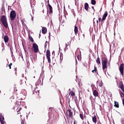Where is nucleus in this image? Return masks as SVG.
Returning a JSON list of instances; mask_svg holds the SVG:
<instances>
[{
  "mask_svg": "<svg viewBox=\"0 0 124 124\" xmlns=\"http://www.w3.org/2000/svg\"><path fill=\"white\" fill-rule=\"evenodd\" d=\"M1 22L4 28L6 29L8 28V23H7V19H6V16H1Z\"/></svg>",
  "mask_w": 124,
  "mask_h": 124,
  "instance_id": "obj_1",
  "label": "nucleus"
},
{
  "mask_svg": "<svg viewBox=\"0 0 124 124\" xmlns=\"http://www.w3.org/2000/svg\"><path fill=\"white\" fill-rule=\"evenodd\" d=\"M108 62V59L104 57L102 58V69L104 70V69H106L107 68V63Z\"/></svg>",
  "mask_w": 124,
  "mask_h": 124,
  "instance_id": "obj_2",
  "label": "nucleus"
},
{
  "mask_svg": "<svg viewBox=\"0 0 124 124\" xmlns=\"http://www.w3.org/2000/svg\"><path fill=\"white\" fill-rule=\"evenodd\" d=\"M66 114L67 115V120L68 121V124H69V118H73V110L69 108L68 110H67Z\"/></svg>",
  "mask_w": 124,
  "mask_h": 124,
  "instance_id": "obj_3",
  "label": "nucleus"
},
{
  "mask_svg": "<svg viewBox=\"0 0 124 124\" xmlns=\"http://www.w3.org/2000/svg\"><path fill=\"white\" fill-rule=\"evenodd\" d=\"M32 49L33 53H37L39 52V48H38V45L35 43L32 44Z\"/></svg>",
  "mask_w": 124,
  "mask_h": 124,
  "instance_id": "obj_4",
  "label": "nucleus"
},
{
  "mask_svg": "<svg viewBox=\"0 0 124 124\" xmlns=\"http://www.w3.org/2000/svg\"><path fill=\"white\" fill-rule=\"evenodd\" d=\"M10 17L11 21H14L16 18V12L14 10L11 11L10 14Z\"/></svg>",
  "mask_w": 124,
  "mask_h": 124,
  "instance_id": "obj_5",
  "label": "nucleus"
},
{
  "mask_svg": "<svg viewBox=\"0 0 124 124\" xmlns=\"http://www.w3.org/2000/svg\"><path fill=\"white\" fill-rule=\"evenodd\" d=\"M46 59L47 60V62L48 63H50L51 62V58L50 57H51V52H50V51L49 50H47L46 53Z\"/></svg>",
  "mask_w": 124,
  "mask_h": 124,
  "instance_id": "obj_6",
  "label": "nucleus"
},
{
  "mask_svg": "<svg viewBox=\"0 0 124 124\" xmlns=\"http://www.w3.org/2000/svg\"><path fill=\"white\" fill-rule=\"evenodd\" d=\"M124 64L122 63L120 65L119 71L122 76H123L124 75Z\"/></svg>",
  "mask_w": 124,
  "mask_h": 124,
  "instance_id": "obj_7",
  "label": "nucleus"
},
{
  "mask_svg": "<svg viewBox=\"0 0 124 124\" xmlns=\"http://www.w3.org/2000/svg\"><path fill=\"white\" fill-rule=\"evenodd\" d=\"M119 88L122 90L123 93H124V86L123 81H120L119 82Z\"/></svg>",
  "mask_w": 124,
  "mask_h": 124,
  "instance_id": "obj_8",
  "label": "nucleus"
},
{
  "mask_svg": "<svg viewBox=\"0 0 124 124\" xmlns=\"http://www.w3.org/2000/svg\"><path fill=\"white\" fill-rule=\"evenodd\" d=\"M0 122L2 124H5L4 122V117L2 116V115L0 114Z\"/></svg>",
  "mask_w": 124,
  "mask_h": 124,
  "instance_id": "obj_9",
  "label": "nucleus"
},
{
  "mask_svg": "<svg viewBox=\"0 0 124 124\" xmlns=\"http://www.w3.org/2000/svg\"><path fill=\"white\" fill-rule=\"evenodd\" d=\"M47 6L49 7V13L51 15V14H53V7L50 4H48Z\"/></svg>",
  "mask_w": 124,
  "mask_h": 124,
  "instance_id": "obj_10",
  "label": "nucleus"
},
{
  "mask_svg": "<svg viewBox=\"0 0 124 124\" xmlns=\"http://www.w3.org/2000/svg\"><path fill=\"white\" fill-rule=\"evenodd\" d=\"M108 16V12L107 11H106L103 16V17L102 18V21H104L106 19V17Z\"/></svg>",
  "mask_w": 124,
  "mask_h": 124,
  "instance_id": "obj_11",
  "label": "nucleus"
},
{
  "mask_svg": "<svg viewBox=\"0 0 124 124\" xmlns=\"http://www.w3.org/2000/svg\"><path fill=\"white\" fill-rule=\"evenodd\" d=\"M4 41L5 43H7V42H8L9 41V37H8V36L5 35L3 37Z\"/></svg>",
  "mask_w": 124,
  "mask_h": 124,
  "instance_id": "obj_12",
  "label": "nucleus"
},
{
  "mask_svg": "<svg viewBox=\"0 0 124 124\" xmlns=\"http://www.w3.org/2000/svg\"><path fill=\"white\" fill-rule=\"evenodd\" d=\"M93 95L95 97H97L98 96V92L96 90H94L93 91Z\"/></svg>",
  "mask_w": 124,
  "mask_h": 124,
  "instance_id": "obj_13",
  "label": "nucleus"
},
{
  "mask_svg": "<svg viewBox=\"0 0 124 124\" xmlns=\"http://www.w3.org/2000/svg\"><path fill=\"white\" fill-rule=\"evenodd\" d=\"M39 94V92L38 91H36V90H34L33 92V95L36 96Z\"/></svg>",
  "mask_w": 124,
  "mask_h": 124,
  "instance_id": "obj_14",
  "label": "nucleus"
},
{
  "mask_svg": "<svg viewBox=\"0 0 124 124\" xmlns=\"http://www.w3.org/2000/svg\"><path fill=\"white\" fill-rule=\"evenodd\" d=\"M79 117L82 121H84V118L85 119H86V115L85 114L83 115V113L79 114Z\"/></svg>",
  "mask_w": 124,
  "mask_h": 124,
  "instance_id": "obj_15",
  "label": "nucleus"
},
{
  "mask_svg": "<svg viewBox=\"0 0 124 124\" xmlns=\"http://www.w3.org/2000/svg\"><path fill=\"white\" fill-rule=\"evenodd\" d=\"M42 33L44 34L47 33V28L46 27H43L42 28Z\"/></svg>",
  "mask_w": 124,
  "mask_h": 124,
  "instance_id": "obj_16",
  "label": "nucleus"
},
{
  "mask_svg": "<svg viewBox=\"0 0 124 124\" xmlns=\"http://www.w3.org/2000/svg\"><path fill=\"white\" fill-rule=\"evenodd\" d=\"M74 31L75 35H77L78 34V27L76 26H75Z\"/></svg>",
  "mask_w": 124,
  "mask_h": 124,
  "instance_id": "obj_17",
  "label": "nucleus"
},
{
  "mask_svg": "<svg viewBox=\"0 0 124 124\" xmlns=\"http://www.w3.org/2000/svg\"><path fill=\"white\" fill-rule=\"evenodd\" d=\"M114 107L115 108H119L120 107V106L119 105V102L114 101Z\"/></svg>",
  "mask_w": 124,
  "mask_h": 124,
  "instance_id": "obj_18",
  "label": "nucleus"
},
{
  "mask_svg": "<svg viewBox=\"0 0 124 124\" xmlns=\"http://www.w3.org/2000/svg\"><path fill=\"white\" fill-rule=\"evenodd\" d=\"M96 116L94 115L93 117H92V120L93 123H94L95 124H96Z\"/></svg>",
  "mask_w": 124,
  "mask_h": 124,
  "instance_id": "obj_19",
  "label": "nucleus"
},
{
  "mask_svg": "<svg viewBox=\"0 0 124 124\" xmlns=\"http://www.w3.org/2000/svg\"><path fill=\"white\" fill-rule=\"evenodd\" d=\"M84 8L86 11H88L89 10V4L88 3H85L84 5Z\"/></svg>",
  "mask_w": 124,
  "mask_h": 124,
  "instance_id": "obj_20",
  "label": "nucleus"
},
{
  "mask_svg": "<svg viewBox=\"0 0 124 124\" xmlns=\"http://www.w3.org/2000/svg\"><path fill=\"white\" fill-rule=\"evenodd\" d=\"M29 39L30 41H31L32 43L34 42V40H33V38H32V37L31 36V34L29 35Z\"/></svg>",
  "mask_w": 124,
  "mask_h": 124,
  "instance_id": "obj_21",
  "label": "nucleus"
},
{
  "mask_svg": "<svg viewBox=\"0 0 124 124\" xmlns=\"http://www.w3.org/2000/svg\"><path fill=\"white\" fill-rule=\"evenodd\" d=\"M96 62L98 65L101 64V63L100 62V58H99V57H98V58H97V59L96 60Z\"/></svg>",
  "mask_w": 124,
  "mask_h": 124,
  "instance_id": "obj_22",
  "label": "nucleus"
},
{
  "mask_svg": "<svg viewBox=\"0 0 124 124\" xmlns=\"http://www.w3.org/2000/svg\"><path fill=\"white\" fill-rule=\"evenodd\" d=\"M71 43V42H69L65 44V50H67V49H68V47H67V46H68V45H70Z\"/></svg>",
  "mask_w": 124,
  "mask_h": 124,
  "instance_id": "obj_23",
  "label": "nucleus"
},
{
  "mask_svg": "<svg viewBox=\"0 0 124 124\" xmlns=\"http://www.w3.org/2000/svg\"><path fill=\"white\" fill-rule=\"evenodd\" d=\"M92 72H93V73H94V72L96 73V72H97V68H96V66H94V70H92Z\"/></svg>",
  "mask_w": 124,
  "mask_h": 124,
  "instance_id": "obj_24",
  "label": "nucleus"
},
{
  "mask_svg": "<svg viewBox=\"0 0 124 124\" xmlns=\"http://www.w3.org/2000/svg\"><path fill=\"white\" fill-rule=\"evenodd\" d=\"M60 61H62V60L63 59V55L62 54V53H60Z\"/></svg>",
  "mask_w": 124,
  "mask_h": 124,
  "instance_id": "obj_25",
  "label": "nucleus"
},
{
  "mask_svg": "<svg viewBox=\"0 0 124 124\" xmlns=\"http://www.w3.org/2000/svg\"><path fill=\"white\" fill-rule=\"evenodd\" d=\"M70 94L71 95V96H74L75 95V93L74 92H73V91H71L70 92Z\"/></svg>",
  "mask_w": 124,
  "mask_h": 124,
  "instance_id": "obj_26",
  "label": "nucleus"
},
{
  "mask_svg": "<svg viewBox=\"0 0 124 124\" xmlns=\"http://www.w3.org/2000/svg\"><path fill=\"white\" fill-rule=\"evenodd\" d=\"M91 3L93 5H94L95 4H96V1H95V0H91Z\"/></svg>",
  "mask_w": 124,
  "mask_h": 124,
  "instance_id": "obj_27",
  "label": "nucleus"
},
{
  "mask_svg": "<svg viewBox=\"0 0 124 124\" xmlns=\"http://www.w3.org/2000/svg\"><path fill=\"white\" fill-rule=\"evenodd\" d=\"M14 100V97L12 96L10 99H9V102H12L13 100Z\"/></svg>",
  "mask_w": 124,
  "mask_h": 124,
  "instance_id": "obj_28",
  "label": "nucleus"
},
{
  "mask_svg": "<svg viewBox=\"0 0 124 124\" xmlns=\"http://www.w3.org/2000/svg\"><path fill=\"white\" fill-rule=\"evenodd\" d=\"M22 110V108H20L19 109L17 110V115H19L20 114V111Z\"/></svg>",
  "mask_w": 124,
  "mask_h": 124,
  "instance_id": "obj_29",
  "label": "nucleus"
},
{
  "mask_svg": "<svg viewBox=\"0 0 124 124\" xmlns=\"http://www.w3.org/2000/svg\"><path fill=\"white\" fill-rule=\"evenodd\" d=\"M47 44H49V42H48L47 41H46V43L45 44V48H46L47 47Z\"/></svg>",
  "mask_w": 124,
  "mask_h": 124,
  "instance_id": "obj_30",
  "label": "nucleus"
},
{
  "mask_svg": "<svg viewBox=\"0 0 124 124\" xmlns=\"http://www.w3.org/2000/svg\"><path fill=\"white\" fill-rule=\"evenodd\" d=\"M23 81H24V78L20 79V85H22L23 84Z\"/></svg>",
  "mask_w": 124,
  "mask_h": 124,
  "instance_id": "obj_31",
  "label": "nucleus"
},
{
  "mask_svg": "<svg viewBox=\"0 0 124 124\" xmlns=\"http://www.w3.org/2000/svg\"><path fill=\"white\" fill-rule=\"evenodd\" d=\"M120 93L122 94V95H121V97H124V92H120Z\"/></svg>",
  "mask_w": 124,
  "mask_h": 124,
  "instance_id": "obj_32",
  "label": "nucleus"
},
{
  "mask_svg": "<svg viewBox=\"0 0 124 124\" xmlns=\"http://www.w3.org/2000/svg\"><path fill=\"white\" fill-rule=\"evenodd\" d=\"M12 65V63H10V64L8 65L10 69H11V66Z\"/></svg>",
  "mask_w": 124,
  "mask_h": 124,
  "instance_id": "obj_33",
  "label": "nucleus"
},
{
  "mask_svg": "<svg viewBox=\"0 0 124 124\" xmlns=\"http://www.w3.org/2000/svg\"><path fill=\"white\" fill-rule=\"evenodd\" d=\"M99 87H102V82H100L99 83Z\"/></svg>",
  "mask_w": 124,
  "mask_h": 124,
  "instance_id": "obj_34",
  "label": "nucleus"
},
{
  "mask_svg": "<svg viewBox=\"0 0 124 124\" xmlns=\"http://www.w3.org/2000/svg\"><path fill=\"white\" fill-rule=\"evenodd\" d=\"M98 21L99 22H101V21H102V19H101V17H99Z\"/></svg>",
  "mask_w": 124,
  "mask_h": 124,
  "instance_id": "obj_35",
  "label": "nucleus"
},
{
  "mask_svg": "<svg viewBox=\"0 0 124 124\" xmlns=\"http://www.w3.org/2000/svg\"><path fill=\"white\" fill-rule=\"evenodd\" d=\"M77 59H78V61H79V60H80V55H78L77 56Z\"/></svg>",
  "mask_w": 124,
  "mask_h": 124,
  "instance_id": "obj_36",
  "label": "nucleus"
},
{
  "mask_svg": "<svg viewBox=\"0 0 124 124\" xmlns=\"http://www.w3.org/2000/svg\"><path fill=\"white\" fill-rule=\"evenodd\" d=\"M14 70H15V71H16V72H15V74H16V73H17V68H14Z\"/></svg>",
  "mask_w": 124,
  "mask_h": 124,
  "instance_id": "obj_37",
  "label": "nucleus"
},
{
  "mask_svg": "<svg viewBox=\"0 0 124 124\" xmlns=\"http://www.w3.org/2000/svg\"><path fill=\"white\" fill-rule=\"evenodd\" d=\"M92 9H93V10H94V11H95V10L94 9V7H93V6L92 7Z\"/></svg>",
  "mask_w": 124,
  "mask_h": 124,
  "instance_id": "obj_38",
  "label": "nucleus"
},
{
  "mask_svg": "<svg viewBox=\"0 0 124 124\" xmlns=\"http://www.w3.org/2000/svg\"><path fill=\"white\" fill-rule=\"evenodd\" d=\"M21 124H24V120L21 121Z\"/></svg>",
  "mask_w": 124,
  "mask_h": 124,
  "instance_id": "obj_39",
  "label": "nucleus"
},
{
  "mask_svg": "<svg viewBox=\"0 0 124 124\" xmlns=\"http://www.w3.org/2000/svg\"><path fill=\"white\" fill-rule=\"evenodd\" d=\"M10 50L11 51V52H12V49L11 48V46L10 47Z\"/></svg>",
  "mask_w": 124,
  "mask_h": 124,
  "instance_id": "obj_40",
  "label": "nucleus"
},
{
  "mask_svg": "<svg viewBox=\"0 0 124 124\" xmlns=\"http://www.w3.org/2000/svg\"><path fill=\"white\" fill-rule=\"evenodd\" d=\"M47 2L48 4H50V3H49V0H47Z\"/></svg>",
  "mask_w": 124,
  "mask_h": 124,
  "instance_id": "obj_41",
  "label": "nucleus"
},
{
  "mask_svg": "<svg viewBox=\"0 0 124 124\" xmlns=\"http://www.w3.org/2000/svg\"><path fill=\"white\" fill-rule=\"evenodd\" d=\"M31 19H32V21H33V16H31Z\"/></svg>",
  "mask_w": 124,
  "mask_h": 124,
  "instance_id": "obj_42",
  "label": "nucleus"
},
{
  "mask_svg": "<svg viewBox=\"0 0 124 124\" xmlns=\"http://www.w3.org/2000/svg\"><path fill=\"white\" fill-rule=\"evenodd\" d=\"M96 23H97V25H98V20L96 21Z\"/></svg>",
  "mask_w": 124,
  "mask_h": 124,
  "instance_id": "obj_43",
  "label": "nucleus"
},
{
  "mask_svg": "<svg viewBox=\"0 0 124 124\" xmlns=\"http://www.w3.org/2000/svg\"><path fill=\"white\" fill-rule=\"evenodd\" d=\"M83 124H86V122H83Z\"/></svg>",
  "mask_w": 124,
  "mask_h": 124,
  "instance_id": "obj_44",
  "label": "nucleus"
},
{
  "mask_svg": "<svg viewBox=\"0 0 124 124\" xmlns=\"http://www.w3.org/2000/svg\"><path fill=\"white\" fill-rule=\"evenodd\" d=\"M43 60H45V57H43Z\"/></svg>",
  "mask_w": 124,
  "mask_h": 124,
  "instance_id": "obj_45",
  "label": "nucleus"
},
{
  "mask_svg": "<svg viewBox=\"0 0 124 124\" xmlns=\"http://www.w3.org/2000/svg\"><path fill=\"white\" fill-rule=\"evenodd\" d=\"M3 50H4V47L2 48V51H3Z\"/></svg>",
  "mask_w": 124,
  "mask_h": 124,
  "instance_id": "obj_46",
  "label": "nucleus"
},
{
  "mask_svg": "<svg viewBox=\"0 0 124 124\" xmlns=\"http://www.w3.org/2000/svg\"><path fill=\"white\" fill-rule=\"evenodd\" d=\"M15 90L17 92V89H16V88H15Z\"/></svg>",
  "mask_w": 124,
  "mask_h": 124,
  "instance_id": "obj_47",
  "label": "nucleus"
},
{
  "mask_svg": "<svg viewBox=\"0 0 124 124\" xmlns=\"http://www.w3.org/2000/svg\"><path fill=\"white\" fill-rule=\"evenodd\" d=\"M74 124H75V121L74 122Z\"/></svg>",
  "mask_w": 124,
  "mask_h": 124,
  "instance_id": "obj_48",
  "label": "nucleus"
},
{
  "mask_svg": "<svg viewBox=\"0 0 124 124\" xmlns=\"http://www.w3.org/2000/svg\"><path fill=\"white\" fill-rule=\"evenodd\" d=\"M94 19H95V18H93V20H94Z\"/></svg>",
  "mask_w": 124,
  "mask_h": 124,
  "instance_id": "obj_49",
  "label": "nucleus"
},
{
  "mask_svg": "<svg viewBox=\"0 0 124 124\" xmlns=\"http://www.w3.org/2000/svg\"><path fill=\"white\" fill-rule=\"evenodd\" d=\"M115 79H117V78H115Z\"/></svg>",
  "mask_w": 124,
  "mask_h": 124,
  "instance_id": "obj_50",
  "label": "nucleus"
},
{
  "mask_svg": "<svg viewBox=\"0 0 124 124\" xmlns=\"http://www.w3.org/2000/svg\"><path fill=\"white\" fill-rule=\"evenodd\" d=\"M71 124H72V123H71Z\"/></svg>",
  "mask_w": 124,
  "mask_h": 124,
  "instance_id": "obj_51",
  "label": "nucleus"
}]
</instances>
